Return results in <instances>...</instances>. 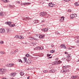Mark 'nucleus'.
Wrapping results in <instances>:
<instances>
[{"instance_id": "1", "label": "nucleus", "mask_w": 79, "mask_h": 79, "mask_svg": "<svg viewBox=\"0 0 79 79\" xmlns=\"http://www.w3.org/2000/svg\"><path fill=\"white\" fill-rule=\"evenodd\" d=\"M10 23H11V22H6L5 23V24L9 25V26L10 27H14L15 26V24H13L11 25Z\"/></svg>"}, {"instance_id": "2", "label": "nucleus", "mask_w": 79, "mask_h": 79, "mask_svg": "<svg viewBox=\"0 0 79 79\" xmlns=\"http://www.w3.org/2000/svg\"><path fill=\"white\" fill-rule=\"evenodd\" d=\"M6 70L3 69H0V74H3L5 73Z\"/></svg>"}, {"instance_id": "3", "label": "nucleus", "mask_w": 79, "mask_h": 79, "mask_svg": "<svg viewBox=\"0 0 79 79\" xmlns=\"http://www.w3.org/2000/svg\"><path fill=\"white\" fill-rule=\"evenodd\" d=\"M77 15L76 14H71L70 15L71 19H73L74 18H76V17H77Z\"/></svg>"}, {"instance_id": "4", "label": "nucleus", "mask_w": 79, "mask_h": 79, "mask_svg": "<svg viewBox=\"0 0 79 79\" xmlns=\"http://www.w3.org/2000/svg\"><path fill=\"white\" fill-rule=\"evenodd\" d=\"M62 62L61 61H60V60L59 61H56L54 62H53V63L54 64H53V65H56L57 64H59L60 63H61Z\"/></svg>"}, {"instance_id": "5", "label": "nucleus", "mask_w": 79, "mask_h": 79, "mask_svg": "<svg viewBox=\"0 0 79 79\" xmlns=\"http://www.w3.org/2000/svg\"><path fill=\"white\" fill-rule=\"evenodd\" d=\"M14 65V64H6V66H7V67H11Z\"/></svg>"}, {"instance_id": "6", "label": "nucleus", "mask_w": 79, "mask_h": 79, "mask_svg": "<svg viewBox=\"0 0 79 79\" xmlns=\"http://www.w3.org/2000/svg\"><path fill=\"white\" fill-rule=\"evenodd\" d=\"M16 74L15 73H11L10 74V75L11 77H15Z\"/></svg>"}, {"instance_id": "7", "label": "nucleus", "mask_w": 79, "mask_h": 79, "mask_svg": "<svg viewBox=\"0 0 79 79\" xmlns=\"http://www.w3.org/2000/svg\"><path fill=\"white\" fill-rule=\"evenodd\" d=\"M46 15V13L45 12H43L40 14V15L41 17H42L45 16Z\"/></svg>"}, {"instance_id": "8", "label": "nucleus", "mask_w": 79, "mask_h": 79, "mask_svg": "<svg viewBox=\"0 0 79 79\" xmlns=\"http://www.w3.org/2000/svg\"><path fill=\"white\" fill-rule=\"evenodd\" d=\"M48 28H44L42 29H41V31H44V32H46L47 31H48Z\"/></svg>"}, {"instance_id": "9", "label": "nucleus", "mask_w": 79, "mask_h": 79, "mask_svg": "<svg viewBox=\"0 0 79 79\" xmlns=\"http://www.w3.org/2000/svg\"><path fill=\"white\" fill-rule=\"evenodd\" d=\"M5 30L1 28L0 29V33H2L5 32Z\"/></svg>"}, {"instance_id": "10", "label": "nucleus", "mask_w": 79, "mask_h": 79, "mask_svg": "<svg viewBox=\"0 0 79 79\" xmlns=\"http://www.w3.org/2000/svg\"><path fill=\"white\" fill-rule=\"evenodd\" d=\"M30 19V18L28 17H26V18L23 19V20H25V21H27Z\"/></svg>"}, {"instance_id": "11", "label": "nucleus", "mask_w": 79, "mask_h": 79, "mask_svg": "<svg viewBox=\"0 0 79 79\" xmlns=\"http://www.w3.org/2000/svg\"><path fill=\"white\" fill-rule=\"evenodd\" d=\"M60 47L62 48H63V49H66V47L64 45V44H63L61 45Z\"/></svg>"}, {"instance_id": "12", "label": "nucleus", "mask_w": 79, "mask_h": 79, "mask_svg": "<svg viewBox=\"0 0 79 79\" xmlns=\"http://www.w3.org/2000/svg\"><path fill=\"white\" fill-rule=\"evenodd\" d=\"M44 37V35H40V36L39 37V38L42 39Z\"/></svg>"}, {"instance_id": "13", "label": "nucleus", "mask_w": 79, "mask_h": 79, "mask_svg": "<svg viewBox=\"0 0 79 79\" xmlns=\"http://www.w3.org/2000/svg\"><path fill=\"white\" fill-rule=\"evenodd\" d=\"M23 5H25V6H28L30 4H31L30 3H23Z\"/></svg>"}, {"instance_id": "14", "label": "nucleus", "mask_w": 79, "mask_h": 79, "mask_svg": "<svg viewBox=\"0 0 79 79\" xmlns=\"http://www.w3.org/2000/svg\"><path fill=\"white\" fill-rule=\"evenodd\" d=\"M65 18L64 17H62L60 19V21L64 22V18Z\"/></svg>"}, {"instance_id": "15", "label": "nucleus", "mask_w": 79, "mask_h": 79, "mask_svg": "<svg viewBox=\"0 0 79 79\" xmlns=\"http://www.w3.org/2000/svg\"><path fill=\"white\" fill-rule=\"evenodd\" d=\"M78 77L77 75H76L75 76H73L71 77V78H72L73 79H76V78Z\"/></svg>"}, {"instance_id": "16", "label": "nucleus", "mask_w": 79, "mask_h": 79, "mask_svg": "<svg viewBox=\"0 0 79 79\" xmlns=\"http://www.w3.org/2000/svg\"><path fill=\"white\" fill-rule=\"evenodd\" d=\"M19 36L18 39H23L24 38V37L22 36L19 35Z\"/></svg>"}, {"instance_id": "17", "label": "nucleus", "mask_w": 79, "mask_h": 79, "mask_svg": "<svg viewBox=\"0 0 79 79\" xmlns=\"http://www.w3.org/2000/svg\"><path fill=\"white\" fill-rule=\"evenodd\" d=\"M66 70H62L61 71V72L65 73H66Z\"/></svg>"}, {"instance_id": "18", "label": "nucleus", "mask_w": 79, "mask_h": 79, "mask_svg": "<svg viewBox=\"0 0 79 79\" xmlns=\"http://www.w3.org/2000/svg\"><path fill=\"white\" fill-rule=\"evenodd\" d=\"M76 6H78L79 5V2H76L74 4Z\"/></svg>"}, {"instance_id": "19", "label": "nucleus", "mask_w": 79, "mask_h": 79, "mask_svg": "<svg viewBox=\"0 0 79 79\" xmlns=\"http://www.w3.org/2000/svg\"><path fill=\"white\" fill-rule=\"evenodd\" d=\"M71 58H67V59H66V61H67L68 62H69L71 60Z\"/></svg>"}, {"instance_id": "20", "label": "nucleus", "mask_w": 79, "mask_h": 79, "mask_svg": "<svg viewBox=\"0 0 79 79\" xmlns=\"http://www.w3.org/2000/svg\"><path fill=\"white\" fill-rule=\"evenodd\" d=\"M39 22L37 20H35L34 21V23L35 24H36L37 23H38Z\"/></svg>"}, {"instance_id": "21", "label": "nucleus", "mask_w": 79, "mask_h": 79, "mask_svg": "<svg viewBox=\"0 0 79 79\" xmlns=\"http://www.w3.org/2000/svg\"><path fill=\"white\" fill-rule=\"evenodd\" d=\"M71 55L70 54H68L67 56V58H71V57H70V56Z\"/></svg>"}, {"instance_id": "22", "label": "nucleus", "mask_w": 79, "mask_h": 79, "mask_svg": "<svg viewBox=\"0 0 79 79\" xmlns=\"http://www.w3.org/2000/svg\"><path fill=\"white\" fill-rule=\"evenodd\" d=\"M6 30H7V33L9 32V31H10V28H7V29H6Z\"/></svg>"}, {"instance_id": "23", "label": "nucleus", "mask_w": 79, "mask_h": 79, "mask_svg": "<svg viewBox=\"0 0 79 79\" xmlns=\"http://www.w3.org/2000/svg\"><path fill=\"white\" fill-rule=\"evenodd\" d=\"M35 50H40V47H36L35 48Z\"/></svg>"}, {"instance_id": "24", "label": "nucleus", "mask_w": 79, "mask_h": 79, "mask_svg": "<svg viewBox=\"0 0 79 79\" xmlns=\"http://www.w3.org/2000/svg\"><path fill=\"white\" fill-rule=\"evenodd\" d=\"M20 75L22 76H23L24 75V73L23 72H21L20 73Z\"/></svg>"}, {"instance_id": "25", "label": "nucleus", "mask_w": 79, "mask_h": 79, "mask_svg": "<svg viewBox=\"0 0 79 79\" xmlns=\"http://www.w3.org/2000/svg\"><path fill=\"white\" fill-rule=\"evenodd\" d=\"M23 60H24V62H26L27 60V58L26 57H24L23 58Z\"/></svg>"}, {"instance_id": "26", "label": "nucleus", "mask_w": 79, "mask_h": 79, "mask_svg": "<svg viewBox=\"0 0 79 79\" xmlns=\"http://www.w3.org/2000/svg\"><path fill=\"white\" fill-rule=\"evenodd\" d=\"M0 53L2 54H4L5 53V52L4 51H1L0 52Z\"/></svg>"}, {"instance_id": "27", "label": "nucleus", "mask_w": 79, "mask_h": 79, "mask_svg": "<svg viewBox=\"0 0 79 79\" xmlns=\"http://www.w3.org/2000/svg\"><path fill=\"white\" fill-rule=\"evenodd\" d=\"M68 66H65L63 67V68L64 69H66L67 68H68Z\"/></svg>"}, {"instance_id": "28", "label": "nucleus", "mask_w": 79, "mask_h": 79, "mask_svg": "<svg viewBox=\"0 0 79 79\" xmlns=\"http://www.w3.org/2000/svg\"><path fill=\"white\" fill-rule=\"evenodd\" d=\"M35 43H31L30 44V45H32V46H34V45H35Z\"/></svg>"}, {"instance_id": "29", "label": "nucleus", "mask_w": 79, "mask_h": 79, "mask_svg": "<svg viewBox=\"0 0 79 79\" xmlns=\"http://www.w3.org/2000/svg\"><path fill=\"white\" fill-rule=\"evenodd\" d=\"M2 1L4 2H8V1H7V0H2Z\"/></svg>"}, {"instance_id": "30", "label": "nucleus", "mask_w": 79, "mask_h": 79, "mask_svg": "<svg viewBox=\"0 0 79 79\" xmlns=\"http://www.w3.org/2000/svg\"><path fill=\"white\" fill-rule=\"evenodd\" d=\"M15 51H11L10 53L11 54H15Z\"/></svg>"}, {"instance_id": "31", "label": "nucleus", "mask_w": 79, "mask_h": 79, "mask_svg": "<svg viewBox=\"0 0 79 79\" xmlns=\"http://www.w3.org/2000/svg\"><path fill=\"white\" fill-rule=\"evenodd\" d=\"M29 39L30 40H34V38H33L32 37H29Z\"/></svg>"}, {"instance_id": "32", "label": "nucleus", "mask_w": 79, "mask_h": 79, "mask_svg": "<svg viewBox=\"0 0 79 79\" xmlns=\"http://www.w3.org/2000/svg\"><path fill=\"white\" fill-rule=\"evenodd\" d=\"M44 49V48L42 47H40V50H43Z\"/></svg>"}, {"instance_id": "33", "label": "nucleus", "mask_w": 79, "mask_h": 79, "mask_svg": "<svg viewBox=\"0 0 79 79\" xmlns=\"http://www.w3.org/2000/svg\"><path fill=\"white\" fill-rule=\"evenodd\" d=\"M19 37V35H16L15 36V38L16 39H18Z\"/></svg>"}, {"instance_id": "34", "label": "nucleus", "mask_w": 79, "mask_h": 79, "mask_svg": "<svg viewBox=\"0 0 79 79\" xmlns=\"http://www.w3.org/2000/svg\"><path fill=\"white\" fill-rule=\"evenodd\" d=\"M51 5H54V4H52V2H50V3H49L48 4L49 6H51Z\"/></svg>"}, {"instance_id": "35", "label": "nucleus", "mask_w": 79, "mask_h": 79, "mask_svg": "<svg viewBox=\"0 0 79 79\" xmlns=\"http://www.w3.org/2000/svg\"><path fill=\"white\" fill-rule=\"evenodd\" d=\"M29 54H26L25 55V56L26 57H28L29 56Z\"/></svg>"}, {"instance_id": "36", "label": "nucleus", "mask_w": 79, "mask_h": 79, "mask_svg": "<svg viewBox=\"0 0 79 79\" xmlns=\"http://www.w3.org/2000/svg\"><path fill=\"white\" fill-rule=\"evenodd\" d=\"M74 47H75L74 46H70V47H69V50H71L72 49V48H74Z\"/></svg>"}, {"instance_id": "37", "label": "nucleus", "mask_w": 79, "mask_h": 79, "mask_svg": "<svg viewBox=\"0 0 79 79\" xmlns=\"http://www.w3.org/2000/svg\"><path fill=\"white\" fill-rule=\"evenodd\" d=\"M3 43L4 42L2 41H0V44H3Z\"/></svg>"}, {"instance_id": "38", "label": "nucleus", "mask_w": 79, "mask_h": 79, "mask_svg": "<svg viewBox=\"0 0 79 79\" xmlns=\"http://www.w3.org/2000/svg\"><path fill=\"white\" fill-rule=\"evenodd\" d=\"M2 12V16L6 15V13H5L3 12Z\"/></svg>"}, {"instance_id": "39", "label": "nucleus", "mask_w": 79, "mask_h": 79, "mask_svg": "<svg viewBox=\"0 0 79 79\" xmlns=\"http://www.w3.org/2000/svg\"><path fill=\"white\" fill-rule=\"evenodd\" d=\"M50 53H53L54 52V51L53 50H52L50 51Z\"/></svg>"}, {"instance_id": "40", "label": "nucleus", "mask_w": 79, "mask_h": 79, "mask_svg": "<svg viewBox=\"0 0 79 79\" xmlns=\"http://www.w3.org/2000/svg\"><path fill=\"white\" fill-rule=\"evenodd\" d=\"M19 62H21V63H22L23 62H22V60H21V59H19Z\"/></svg>"}, {"instance_id": "41", "label": "nucleus", "mask_w": 79, "mask_h": 79, "mask_svg": "<svg viewBox=\"0 0 79 79\" xmlns=\"http://www.w3.org/2000/svg\"><path fill=\"white\" fill-rule=\"evenodd\" d=\"M51 55V54H47V56L48 57H49Z\"/></svg>"}, {"instance_id": "42", "label": "nucleus", "mask_w": 79, "mask_h": 79, "mask_svg": "<svg viewBox=\"0 0 79 79\" xmlns=\"http://www.w3.org/2000/svg\"><path fill=\"white\" fill-rule=\"evenodd\" d=\"M52 72L53 73H54L55 72V70H54V69L51 70Z\"/></svg>"}, {"instance_id": "43", "label": "nucleus", "mask_w": 79, "mask_h": 79, "mask_svg": "<svg viewBox=\"0 0 79 79\" xmlns=\"http://www.w3.org/2000/svg\"><path fill=\"white\" fill-rule=\"evenodd\" d=\"M40 34H37L36 35V36L37 37H40Z\"/></svg>"}, {"instance_id": "44", "label": "nucleus", "mask_w": 79, "mask_h": 79, "mask_svg": "<svg viewBox=\"0 0 79 79\" xmlns=\"http://www.w3.org/2000/svg\"><path fill=\"white\" fill-rule=\"evenodd\" d=\"M66 70V71H65V72H69L70 71L69 70V69H67V70Z\"/></svg>"}, {"instance_id": "45", "label": "nucleus", "mask_w": 79, "mask_h": 79, "mask_svg": "<svg viewBox=\"0 0 79 79\" xmlns=\"http://www.w3.org/2000/svg\"><path fill=\"white\" fill-rule=\"evenodd\" d=\"M0 16H3L2 12H0Z\"/></svg>"}, {"instance_id": "46", "label": "nucleus", "mask_w": 79, "mask_h": 79, "mask_svg": "<svg viewBox=\"0 0 79 79\" xmlns=\"http://www.w3.org/2000/svg\"><path fill=\"white\" fill-rule=\"evenodd\" d=\"M18 49H17V50H15V51H14L15 52V53H16V52H18Z\"/></svg>"}, {"instance_id": "47", "label": "nucleus", "mask_w": 79, "mask_h": 79, "mask_svg": "<svg viewBox=\"0 0 79 79\" xmlns=\"http://www.w3.org/2000/svg\"><path fill=\"white\" fill-rule=\"evenodd\" d=\"M43 72H44V73H47V72H48V71L46 70H44L43 71Z\"/></svg>"}, {"instance_id": "48", "label": "nucleus", "mask_w": 79, "mask_h": 79, "mask_svg": "<svg viewBox=\"0 0 79 79\" xmlns=\"http://www.w3.org/2000/svg\"><path fill=\"white\" fill-rule=\"evenodd\" d=\"M49 73H53V72H52V70H50L49 71Z\"/></svg>"}, {"instance_id": "49", "label": "nucleus", "mask_w": 79, "mask_h": 79, "mask_svg": "<svg viewBox=\"0 0 79 79\" xmlns=\"http://www.w3.org/2000/svg\"><path fill=\"white\" fill-rule=\"evenodd\" d=\"M9 7L10 8H12V6H11V5H9Z\"/></svg>"}, {"instance_id": "50", "label": "nucleus", "mask_w": 79, "mask_h": 79, "mask_svg": "<svg viewBox=\"0 0 79 79\" xmlns=\"http://www.w3.org/2000/svg\"><path fill=\"white\" fill-rule=\"evenodd\" d=\"M29 60H28L27 61V63H28V64H30L31 63V62H29Z\"/></svg>"}, {"instance_id": "51", "label": "nucleus", "mask_w": 79, "mask_h": 79, "mask_svg": "<svg viewBox=\"0 0 79 79\" xmlns=\"http://www.w3.org/2000/svg\"><path fill=\"white\" fill-rule=\"evenodd\" d=\"M51 46L53 48L54 46V45L52 44Z\"/></svg>"}, {"instance_id": "52", "label": "nucleus", "mask_w": 79, "mask_h": 79, "mask_svg": "<svg viewBox=\"0 0 79 79\" xmlns=\"http://www.w3.org/2000/svg\"><path fill=\"white\" fill-rule=\"evenodd\" d=\"M17 3H19V4L20 3V2L19 1H17Z\"/></svg>"}, {"instance_id": "53", "label": "nucleus", "mask_w": 79, "mask_h": 79, "mask_svg": "<svg viewBox=\"0 0 79 79\" xmlns=\"http://www.w3.org/2000/svg\"><path fill=\"white\" fill-rule=\"evenodd\" d=\"M15 7V6H12L11 8H13Z\"/></svg>"}, {"instance_id": "54", "label": "nucleus", "mask_w": 79, "mask_h": 79, "mask_svg": "<svg viewBox=\"0 0 79 79\" xmlns=\"http://www.w3.org/2000/svg\"><path fill=\"white\" fill-rule=\"evenodd\" d=\"M65 2H68V0H64Z\"/></svg>"}, {"instance_id": "55", "label": "nucleus", "mask_w": 79, "mask_h": 79, "mask_svg": "<svg viewBox=\"0 0 79 79\" xmlns=\"http://www.w3.org/2000/svg\"><path fill=\"white\" fill-rule=\"evenodd\" d=\"M53 5H54V4H52V5H51V6H50V7H53Z\"/></svg>"}, {"instance_id": "56", "label": "nucleus", "mask_w": 79, "mask_h": 79, "mask_svg": "<svg viewBox=\"0 0 79 79\" xmlns=\"http://www.w3.org/2000/svg\"><path fill=\"white\" fill-rule=\"evenodd\" d=\"M52 58V56H50L48 57V59H51Z\"/></svg>"}, {"instance_id": "57", "label": "nucleus", "mask_w": 79, "mask_h": 79, "mask_svg": "<svg viewBox=\"0 0 79 79\" xmlns=\"http://www.w3.org/2000/svg\"><path fill=\"white\" fill-rule=\"evenodd\" d=\"M35 40H37V39L34 38V39Z\"/></svg>"}, {"instance_id": "58", "label": "nucleus", "mask_w": 79, "mask_h": 79, "mask_svg": "<svg viewBox=\"0 0 79 79\" xmlns=\"http://www.w3.org/2000/svg\"><path fill=\"white\" fill-rule=\"evenodd\" d=\"M21 5H22V6H24L23 3H21Z\"/></svg>"}, {"instance_id": "59", "label": "nucleus", "mask_w": 79, "mask_h": 79, "mask_svg": "<svg viewBox=\"0 0 79 79\" xmlns=\"http://www.w3.org/2000/svg\"><path fill=\"white\" fill-rule=\"evenodd\" d=\"M44 22V21L43 20V21H41V23H43V22Z\"/></svg>"}, {"instance_id": "60", "label": "nucleus", "mask_w": 79, "mask_h": 79, "mask_svg": "<svg viewBox=\"0 0 79 79\" xmlns=\"http://www.w3.org/2000/svg\"><path fill=\"white\" fill-rule=\"evenodd\" d=\"M77 42H78V43H79V40H77Z\"/></svg>"}, {"instance_id": "61", "label": "nucleus", "mask_w": 79, "mask_h": 79, "mask_svg": "<svg viewBox=\"0 0 79 79\" xmlns=\"http://www.w3.org/2000/svg\"><path fill=\"white\" fill-rule=\"evenodd\" d=\"M69 12H71L72 11L71 10H69Z\"/></svg>"}, {"instance_id": "62", "label": "nucleus", "mask_w": 79, "mask_h": 79, "mask_svg": "<svg viewBox=\"0 0 79 79\" xmlns=\"http://www.w3.org/2000/svg\"><path fill=\"white\" fill-rule=\"evenodd\" d=\"M65 54H68V52H65Z\"/></svg>"}, {"instance_id": "63", "label": "nucleus", "mask_w": 79, "mask_h": 79, "mask_svg": "<svg viewBox=\"0 0 79 79\" xmlns=\"http://www.w3.org/2000/svg\"><path fill=\"white\" fill-rule=\"evenodd\" d=\"M46 18H48V16H46Z\"/></svg>"}, {"instance_id": "64", "label": "nucleus", "mask_w": 79, "mask_h": 79, "mask_svg": "<svg viewBox=\"0 0 79 79\" xmlns=\"http://www.w3.org/2000/svg\"><path fill=\"white\" fill-rule=\"evenodd\" d=\"M11 79H14V78H11Z\"/></svg>"}]
</instances>
